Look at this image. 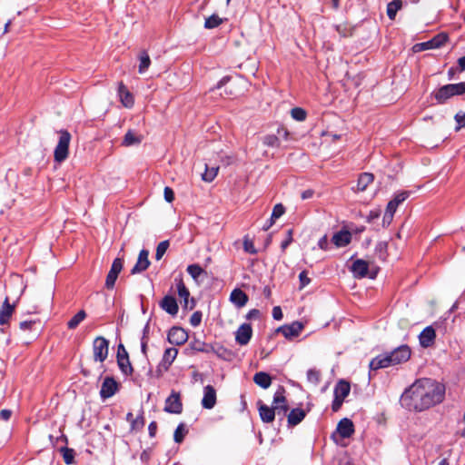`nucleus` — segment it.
Segmentation results:
<instances>
[{"label":"nucleus","mask_w":465,"mask_h":465,"mask_svg":"<svg viewBox=\"0 0 465 465\" xmlns=\"http://www.w3.org/2000/svg\"><path fill=\"white\" fill-rule=\"evenodd\" d=\"M445 397V386L432 379L417 380L404 391L401 404L409 411L420 412L440 404Z\"/></svg>","instance_id":"f257e3e1"},{"label":"nucleus","mask_w":465,"mask_h":465,"mask_svg":"<svg viewBox=\"0 0 465 465\" xmlns=\"http://www.w3.org/2000/svg\"><path fill=\"white\" fill-rule=\"evenodd\" d=\"M411 351L407 345H401L389 353L380 354L370 362L371 371L387 368L406 362L411 358Z\"/></svg>","instance_id":"f03ea898"},{"label":"nucleus","mask_w":465,"mask_h":465,"mask_svg":"<svg viewBox=\"0 0 465 465\" xmlns=\"http://www.w3.org/2000/svg\"><path fill=\"white\" fill-rule=\"evenodd\" d=\"M465 94V82L458 84H448L440 86L431 93L437 104H445L450 99Z\"/></svg>","instance_id":"7ed1b4c3"},{"label":"nucleus","mask_w":465,"mask_h":465,"mask_svg":"<svg viewBox=\"0 0 465 465\" xmlns=\"http://www.w3.org/2000/svg\"><path fill=\"white\" fill-rule=\"evenodd\" d=\"M59 134V140L54 152V158L55 162L62 163L68 157L71 134L66 130H61Z\"/></svg>","instance_id":"20e7f679"},{"label":"nucleus","mask_w":465,"mask_h":465,"mask_svg":"<svg viewBox=\"0 0 465 465\" xmlns=\"http://www.w3.org/2000/svg\"><path fill=\"white\" fill-rule=\"evenodd\" d=\"M351 385L345 380H340L334 387V399L331 403V410L337 412L342 406L344 399L350 394Z\"/></svg>","instance_id":"39448f33"},{"label":"nucleus","mask_w":465,"mask_h":465,"mask_svg":"<svg viewBox=\"0 0 465 465\" xmlns=\"http://www.w3.org/2000/svg\"><path fill=\"white\" fill-rule=\"evenodd\" d=\"M284 392L285 389L280 386L274 393L272 401V408L276 411V415H278L281 420L287 416V411H289V405Z\"/></svg>","instance_id":"423d86ee"},{"label":"nucleus","mask_w":465,"mask_h":465,"mask_svg":"<svg viewBox=\"0 0 465 465\" xmlns=\"http://www.w3.org/2000/svg\"><path fill=\"white\" fill-rule=\"evenodd\" d=\"M109 351V341L104 337L98 336L93 342L94 360L103 362L106 360Z\"/></svg>","instance_id":"0eeeda50"},{"label":"nucleus","mask_w":465,"mask_h":465,"mask_svg":"<svg viewBox=\"0 0 465 465\" xmlns=\"http://www.w3.org/2000/svg\"><path fill=\"white\" fill-rule=\"evenodd\" d=\"M177 354L178 350L176 348H168L164 351L162 361L159 363L156 370L157 377H161L164 371L169 370Z\"/></svg>","instance_id":"6e6552de"},{"label":"nucleus","mask_w":465,"mask_h":465,"mask_svg":"<svg viewBox=\"0 0 465 465\" xmlns=\"http://www.w3.org/2000/svg\"><path fill=\"white\" fill-rule=\"evenodd\" d=\"M164 411L168 413L180 414L183 411V403L179 392L172 391L169 397L165 400Z\"/></svg>","instance_id":"1a4fd4ad"},{"label":"nucleus","mask_w":465,"mask_h":465,"mask_svg":"<svg viewBox=\"0 0 465 465\" xmlns=\"http://www.w3.org/2000/svg\"><path fill=\"white\" fill-rule=\"evenodd\" d=\"M124 260L122 258H115L112 263L111 269L105 279V287L112 290L114 287L115 282L119 273L123 270Z\"/></svg>","instance_id":"9d476101"},{"label":"nucleus","mask_w":465,"mask_h":465,"mask_svg":"<svg viewBox=\"0 0 465 465\" xmlns=\"http://www.w3.org/2000/svg\"><path fill=\"white\" fill-rule=\"evenodd\" d=\"M304 325L301 322H293L291 324H286L280 326L276 331L281 332L286 339H292L298 337L302 331L303 330Z\"/></svg>","instance_id":"9b49d317"},{"label":"nucleus","mask_w":465,"mask_h":465,"mask_svg":"<svg viewBox=\"0 0 465 465\" xmlns=\"http://www.w3.org/2000/svg\"><path fill=\"white\" fill-rule=\"evenodd\" d=\"M118 383L113 377H105L100 390V396L103 400L111 398L118 391Z\"/></svg>","instance_id":"f8f14e48"},{"label":"nucleus","mask_w":465,"mask_h":465,"mask_svg":"<svg viewBox=\"0 0 465 465\" xmlns=\"http://www.w3.org/2000/svg\"><path fill=\"white\" fill-rule=\"evenodd\" d=\"M168 341L173 345H183L188 340V333L181 327H173L168 332Z\"/></svg>","instance_id":"ddd939ff"},{"label":"nucleus","mask_w":465,"mask_h":465,"mask_svg":"<svg viewBox=\"0 0 465 465\" xmlns=\"http://www.w3.org/2000/svg\"><path fill=\"white\" fill-rule=\"evenodd\" d=\"M252 336V329L251 324L242 323L235 332V341L240 345H246L249 343Z\"/></svg>","instance_id":"4468645a"},{"label":"nucleus","mask_w":465,"mask_h":465,"mask_svg":"<svg viewBox=\"0 0 465 465\" xmlns=\"http://www.w3.org/2000/svg\"><path fill=\"white\" fill-rule=\"evenodd\" d=\"M216 404V391L212 385H206L203 388V397L202 406L204 409L211 410Z\"/></svg>","instance_id":"2eb2a0df"},{"label":"nucleus","mask_w":465,"mask_h":465,"mask_svg":"<svg viewBox=\"0 0 465 465\" xmlns=\"http://www.w3.org/2000/svg\"><path fill=\"white\" fill-rule=\"evenodd\" d=\"M15 302L11 304L9 302V298L5 297L0 309V325H5L9 322V320L15 312Z\"/></svg>","instance_id":"dca6fc26"},{"label":"nucleus","mask_w":465,"mask_h":465,"mask_svg":"<svg viewBox=\"0 0 465 465\" xmlns=\"http://www.w3.org/2000/svg\"><path fill=\"white\" fill-rule=\"evenodd\" d=\"M148 256H149V252L147 250L143 249L139 252L137 262H136L135 265L133 267V269L131 270L132 274L140 273V272L145 271L149 267L150 261H149Z\"/></svg>","instance_id":"f3484780"},{"label":"nucleus","mask_w":465,"mask_h":465,"mask_svg":"<svg viewBox=\"0 0 465 465\" xmlns=\"http://www.w3.org/2000/svg\"><path fill=\"white\" fill-rule=\"evenodd\" d=\"M336 430L342 439L350 438L354 433L353 422L348 418H343L339 421Z\"/></svg>","instance_id":"a211bd4d"},{"label":"nucleus","mask_w":465,"mask_h":465,"mask_svg":"<svg viewBox=\"0 0 465 465\" xmlns=\"http://www.w3.org/2000/svg\"><path fill=\"white\" fill-rule=\"evenodd\" d=\"M351 271L354 277L359 279L364 278L367 276L369 272V263L362 259H357L352 262Z\"/></svg>","instance_id":"6ab92c4d"},{"label":"nucleus","mask_w":465,"mask_h":465,"mask_svg":"<svg viewBox=\"0 0 465 465\" xmlns=\"http://www.w3.org/2000/svg\"><path fill=\"white\" fill-rule=\"evenodd\" d=\"M257 404L261 420L265 423L272 422L276 415V411L273 410L272 406L269 407L268 405L262 403V401H259Z\"/></svg>","instance_id":"aec40b11"},{"label":"nucleus","mask_w":465,"mask_h":465,"mask_svg":"<svg viewBox=\"0 0 465 465\" xmlns=\"http://www.w3.org/2000/svg\"><path fill=\"white\" fill-rule=\"evenodd\" d=\"M435 338V330L431 326H428L419 335L420 344L423 348H429L434 343Z\"/></svg>","instance_id":"412c9836"},{"label":"nucleus","mask_w":465,"mask_h":465,"mask_svg":"<svg viewBox=\"0 0 465 465\" xmlns=\"http://www.w3.org/2000/svg\"><path fill=\"white\" fill-rule=\"evenodd\" d=\"M118 95L124 107L131 108L134 105V96L123 82H120L118 84Z\"/></svg>","instance_id":"4be33fe9"},{"label":"nucleus","mask_w":465,"mask_h":465,"mask_svg":"<svg viewBox=\"0 0 465 465\" xmlns=\"http://www.w3.org/2000/svg\"><path fill=\"white\" fill-rule=\"evenodd\" d=\"M160 307L170 315H176L179 310L177 302L173 296L166 295L160 302Z\"/></svg>","instance_id":"5701e85b"},{"label":"nucleus","mask_w":465,"mask_h":465,"mask_svg":"<svg viewBox=\"0 0 465 465\" xmlns=\"http://www.w3.org/2000/svg\"><path fill=\"white\" fill-rule=\"evenodd\" d=\"M248 295L241 289H234L230 294V301L238 308H242L248 302Z\"/></svg>","instance_id":"b1692460"},{"label":"nucleus","mask_w":465,"mask_h":465,"mask_svg":"<svg viewBox=\"0 0 465 465\" xmlns=\"http://www.w3.org/2000/svg\"><path fill=\"white\" fill-rule=\"evenodd\" d=\"M351 241V234L347 230H341L333 234L331 242L337 247H344Z\"/></svg>","instance_id":"393cba45"},{"label":"nucleus","mask_w":465,"mask_h":465,"mask_svg":"<svg viewBox=\"0 0 465 465\" xmlns=\"http://www.w3.org/2000/svg\"><path fill=\"white\" fill-rule=\"evenodd\" d=\"M306 411L301 408L292 409L287 415L288 426L294 427L303 420Z\"/></svg>","instance_id":"a878e982"},{"label":"nucleus","mask_w":465,"mask_h":465,"mask_svg":"<svg viewBox=\"0 0 465 465\" xmlns=\"http://www.w3.org/2000/svg\"><path fill=\"white\" fill-rule=\"evenodd\" d=\"M175 283L177 288V293L179 297L183 300V307L187 308L189 304L190 292L188 288L185 286L181 277L175 278Z\"/></svg>","instance_id":"bb28decb"},{"label":"nucleus","mask_w":465,"mask_h":465,"mask_svg":"<svg viewBox=\"0 0 465 465\" xmlns=\"http://www.w3.org/2000/svg\"><path fill=\"white\" fill-rule=\"evenodd\" d=\"M409 195L410 193L407 191L397 193L393 199L388 203L386 209L395 213L398 206L403 203Z\"/></svg>","instance_id":"cd10ccee"},{"label":"nucleus","mask_w":465,"mask_h":465,"mask_svg":"<svg viewBox=\"0 0 465 465\" xmlns=\"http://www.w3.org/2000/svg\"><path fill=\"white\" fill-rule=\"evenodd\" d=\"M255 384L262 389H268L272 384V377L264 371L256 372L253 376Z\"/></svg>","instance_id":"c85d7f7f"},{"label":"nucleus","mask_w":465,"mask_h":465,"mask_svg":"<svg viewBox=\"0 0 465 465\" xmlns=\"http://www.w3.org/2000/svg\"><path fill=\"white\" fill-rule=\"evenodd\" d=\"M138 60H139L138 73L143 74L148 70V68L150 67V64H151V59H150L148 52L146 50H142L139 53Z\"/></svg>","instance_id":"c756f323"},{"label":"nucleus","mask_w":465,"mask_h":465,"mask_svg":"<svg viewBox=\"0 0 465 465\" xmlns=\"http://www.w3.org/2000/svg\"><path fill=\"white\" fill-rule=\"evenodd\" d=\"M374 175L371 173H362L360 174L357 182V190L363 192L373 182Z\"/></svg>","instance_id":"7c9ffc66"},{"label":"nucleus","mask_w":465,"mask_h":465,"mask_svg":"<svg viewBox=\"0 0 465 465\" xmlns=\"http://www.w3.org/2000/svg\"><path fill=\"white\" fill-rule=\"evenodd\" d=\"M192 350L198 352H205L210 353L211 351H215V347L213 344L206 343L200 340H194L190 344Z\"/></svg>","instance_id":"2f4dec72"},{"label":"nucleus","mask_w":465,"mask_h":465,"mask_svg":"<svg viewBox=\"0 0 465 465\" xmlns=\"http://www.w3.org/2000/svg\"><path fill=\"white\" fill-rule=\"evenodd\" d=\"M142 142V137L135 134L132 130H129L124 136L122 144L124 146H132L139 144Z\"/></svg>","instance_id":"473e14b6"},{"label":"nucleus","mask_w":465,"mask_h":465,"mask_svg":"<svg viewBox=\"0 0 465 465\" xmlns=\"http://www.w3.org/2000/svg\"><path fill=\"white\" fill-rule=\"evenodd\" d=\"M117 364L124 375H131L133 373L134 369L130 362L129 357H119V360H117Z\"/></svg>","instance_id":"72a5a7b5"},{"label":"nucleus","mask_w":465,"mask_h":465,"mask_svg":"<svg viewBox=\"0 0 465 465\" xmlns=\"http://www.w3.org/2000/svg\"><path fill=\"white\" fill-rule=\"evenodd\" d=\"M402 2L401 0H393L387 5V15L390 19H394L397 12L401 8Z\"/></svg>","instance_id":"f704fd0d"},{"label":"nucleus","mask_w":465,"mask_h":465,"mask_svg":"<svg viewBox=\"0 0 465 465\" xmlns=\"http://www.w3.org/2000/svg\"><path fill=\"white\" fill-rule=\"evenodd\" d=\"M86 312L84 310L79 311L68 322L67 327L70 330L75 329L84 319Z\"/></svg>","instance_id":"c9c22d12"},{"label":"nucleus","mask_w":465,"mask_h":465,"mask_svg":"<svg viewBox=\"0 0 465 465\" xmlns=\"http://www.w3.org/2000/svg\"><path fill=\"white\" fill-rule=\"evenodd\" d=\"M219 171L218 166L209 167L208 164H205V171L202 175V178L205 182H213L214 178L217 176Z\"/></svg>","instance_id":"e433bc0d"},{"label":"nucleus","mask_w":465,"mask_h":465,"mask_svg":"<svg viewBox=\"0 0 465 465\" xmlns=\"http://www.w3.org/2000/svg\"><path fill=\"white\" fill-rule=\"evenodd\" d=\"M187 272L192 276L194 281H198V278L205 272L199 264H190L187 269Z\"/></svg>","instance_id":"4c0bfd02"},{"label":"nucleus","mask_w":465,"mask_h":465,"mask_svg":"<svg viewBox=\"0 0 465 465\" xmlns=\"http://www.w3.org/2000/svg\"><path fill=\"white\" fill-rule=\"evenodd\" d=\"M60 452L63 455V459L65 464L70 465L74 462V450L67 447H62Z\"/></svg>","instance_id":"58836bf2"},{"label":"nucleus","mask_w":465,"mask_h":465,"mask_svg":"<svg viewBox=\"0 0 465 465\" xmlns=\"http://www.w3.org/2000/svg\"><path fill=\"white\" fill-rule=\"evenodd\" d=\"M223 23V19L217 15H212L207 17L204 22V27L207 29H213L218 27Z\"/></svg>","instance_id":"ea45409f"},{"label":"nucleus","mask_w":465,"mask_h":465,"mask_svg":"<svg viewBox=\"0 0 465 465\" xmlns=\"http://www.w3.org/2000/svg\"><path fill=\"white\" fill-rule=\"evenodd\" d=\"M307 380L313 385H318L321 381V371L317 369H309L307 371Z\"/></svg>","instance_id":"a19ab883"},{"label":"nucleus","mask_w":465,"mask_h":465,"mask_svg":"<svg viewBox=\"0 0 465 465\" xmlns=\"http://www.w3.org/2000/svg\"><path fill=\"white\" fill-rule=\"evenodd\" d=\"M188 430L185 428V425L183 423H180L177 428L174 430L173 433V440L176 443H181Z\"/></svg>","instance_id":"79ce46f5"},{"label":"nucleus","mask_w":465,"mask_h":465,"mask_svg":"<svg viewBox=\"0 0 465 465\" xmlns=\"http://www.w3.org/2000/svg\"><path fill=\"white\" fill-rule=\"evenodd\" d=\"M291 116L296 121L302 122L306 119L307 113L301 107H294L291 110Z\"/></svg>","instance_id":"37998d69"},{"label":"nucleus","mask_w":465,"mask_h":465,"mask_svg":"<svg viewBox=\"0 0 465 465\" xmlns=\"http://www.w3.org/2000/svg\"><path fill=\"white\" fill-rule=\"evenodd\" d=\"M448 41V36L444 34H439L430 39L433 49L441 47Z\"/></svg>","instance_id":"c03bdc74"},{"label":"nucleus","mask_w":465,"mask_h":465,"mask_svg":"<svg viewBox=\"0 0 465 465\" xmlns=\"http://www.w3.org/2000/svg\"><path fill=\"white\" fill-rule=\"evenodd\" d=\"M168 247H169L168 241H163L157 245L156 252H155V259L157 261H160L163 258V256L166 252Z\"/></svg>","instance_id":"a18cd8bd"},{"label":"nucleus","mask_w":465,"mask_h":465,"mask_svg":"<svg viewBox=\"0 0 465 465\" xmlns=\"http://www.w3.org/2000/svg\"><path fill=\"white\" fill-rule=\"evenodd\" d=\"M263 143L270 147H279L280 146L279 137H277L276 135H273V134L266 135L263 138Z\"/></svg>","instance_id":"49530a36"},{"label":"nucleus","mask_w":465,"mask_h":465,"mask_svg":"<svg viewBox=\"0 0 465 465\" xmlns=\"http://www.w3.org/2000/svg\"><path fill=\"white\" fill-rule=\"evenodd\" d=\"M285 213V208L282 203H277L274 205L272 209V213L271 215V219L272 221H276L278 218H280L283 213Z\"/></svg>","instance_id":"de8ad7c7"},{"label":"nucleus","mask_w":465,"mask_h":465,"mask_svg":"<svg viewBox=\"0 0 465 465\" xmlns=\"http://www.w3.org/2000/svg\"><path fill=\"white\" fill-rule=\"evenodd\" d=\"M38 324L39 322L35 320L23 321L19 323V327L22 331H33L35 330V326Z\"/></svg>","instance_id":"09e8293b"},{"label":"nucleus","mask_w":465,"mask_h":465,"mask_svg":"<svg viewBox=\"0 0 465 465\" xmlns=\"http://www.w3.org/2000/svg\"><path fill=\"white\" fill-rule=\"evenodd\" d=\"M243 250L245 252L250 254H256L257 250L254 247V243L248 237H245L243 240Z\"/></svg>","instance_id":"8fccbe9b"},{"label":"nucleus","mask_w":465,"mask_h":465,"mask_svg":"<svg viewBox=\"0 0 465 465\" xmlns=\"http://www.w3.org/2000/svg\"><path fill=\"white\" fill-rule=\"evenodd\" d=\"M388 248V243L386 242H380L377 243L375 247V251L379 252V256L381 259L385 260L386 252Z\"/></svg>","instance_id":"3c124183"},{"label":"nucleus","mask_w":465,"mask_h":465,"mask_svg":"<svg viewBox=\"0 0 465 465\" xmlns=\"http://www.w3.org/2000/svg\"><path fill=\"white\" fill-rule=\"evenodd\" d=\"M430 49H433L430 40L427 42L418 43L413 45L414 52H421Z\"/></svg>","instance_id":"603ef678"},{"label":"nucleus","mask_w":465,"mask_h":465,"mask_svg":"<svg viewBox=\"0 0 465 465\" xmlns=\"http://www.w3.org/2000/svg\"><path fill=\"white\" fill-rule=\"evenodd\" d=\"M144 426V418L143 415L141 414L137 416L135 419L132 420L131 427L132 430H140Z\"/></svg>","instance_id":"864d4df0"},{"label":"nucleus","mask_w":465,"mask_h":465,"mask_svg":"<svg viewBox=\"0 0 465 465\" xmlns=\"http://www.w3.org/2000/svg\"><path fill=\"white\" fill-rule=\"evenodd\" d=\"M277 137H279V141L281 139L284 140V141H289L291 139V134L290 132L287 130V128L283 127V126H281L277 129V134H276Z\"/></svg>","instance_id":"5fc2aeb1"},{"label":"nucleus","mask_w":465,"mask_h":465,"mask_svg":"<svg viewBox=\"0 0 465 465\" xmlns=\"http://www.w3.org/2000/svg\"><path fill=\"white\" fill-rule=\"evenodd\" d=\"M202 317H203V314L201 312L197 311V312H194L191 318H190V323L193 327H197L198 325H200L201 322H202Z\"/></svg>","instance_id":"6e6d98bb"},{"label":"nucleus","mask_w":465,"mask_h":465,"mask_svg":"<svg viewBox=\"0 0 465 465\" xmlns=\"http://www.w3.org/2000/svg\"><path fill=\"white\" fill-rule=\"evenodd\" d=\"M299 280H300V288L301 289L304 288L311 282V279L308 277L306 271H302L299 274Z\"/></svg>","instance_id":"4d7b16f0"},{"label":"nucleus","mask_w":465,"mask_h":465,"mask_svg":"<svg viewBox=\"0 0 465 465\" xmlns=\"http://www.w3.org/2000/svg\"><path fill=\"white\" fill-rule=\"evenodd\" d=\"M393 216L394 213L386 209L382 218V225L384 227L389 226L393 220Z\"/></svg>","instance_id":"13d9d810"},{"label":"nucleus","mask_w":465,"mask_h":465,"mask_svg":"<svg viewBox=\"0 0 465 465\" xmlns=\"http://www.w3.org/2000/svg\"><path fill=\"white\" fill-rule=\"evenodd\" d=\"M164 199L168 203H172L174 200V193L171 187L166 186L163 191Z\"/></svg>","instance_id":"bf43d9fd"},{"label":"nucleus","mask_w":465,"mask_h":465,"mask_svg":"<svg viewBox=\"0 0 465 465\" xmlns=\"http://www.w3.org/2000/svg\"><path fill=\"white\" fill-rule=\"evenodd\" d=\"M455 120L458 124V126L456 127V131H459L461 128L465 127V116L463 114H457L455 115Z\"/></svg>","instance_id":"052dcab7"},{"label":"nucleus","mask_w":465,"mask_h":465,"mask_svg":"<svg viewBox=\"0 0 465 465\" xmlns=\"http://www.w3.org/2000/svg\"><path fill=\"white\" fill-rule=\"evenodd\" d=\"M272 317L276 321H281L283 317L282 309L280 306H275L272 309Z\"/></svg>","instance_id":"680f3d73"},{"label":"nucleus","mask_w":465,"mask_h":465,"mask_svg":"<svg viewBox=\"0 0 465 465\" xmlns=\"http://www.w3.org/2000/svg\"><path fill=\"white\" fill-rule=\"evenodd\" d=\"M318 246H319L320 249L324 250V251H326L328 249L329 242H328V239H327L326 235L322 236L319 240Z\"/></svg>","instance_id":"e2e57ef3"},{"label":"nucleus","mask_w":465,"mask_h":465,"mask_svg":"<svg viewBox=\"0 0 465 465\" xmlns=\"http://www.w3.org/2000/svg\"><path fill=\"white\" fill-rule=\"evenodd\" d=\"M121 356L122 357H124V356L129 357L127 351L125 350L124 346L122 343H120L117 348V354H116L117 360H119V357H121Z\"/></svg>","instance_id":"0e129e2a"},{"label":"nucleus","mask_w":465,"mask_h":465,"mask_svg":"<svg viewBox=\"0 0 465 465\" xmlns=\"http://www.w3.org/2000/svg\"><path fill=\"white\" fill-rule=\"evenodd\" d=\"M11 416H12V411H10V410L5 409L0 411V419L5 421L9 420Z\"/></svg>","instance_id":"69168bd1"},{"label":"nucleus","mask_w":465,"mask_h":465,"mask_svg":"<svg viewBox=\"0 0 465 465\" xmlns=\"http://www.w3.org/2000/svg\"><path fill=\"white\" fill-rule=\"evenodd\" d=\"M157 431V423L156 421H152L148 426V432L151 438H153Z\"/></svg>","instance_id":"338daca9"},{"label":"nucleus","mask_w":465,"mask_h":465,"mask_svg":"<svg viewBox=\"0 0 465 465\" xmlns=\"http://www.w3.org/2000/svg\"><path fill=\"white\" fill-rule=\"evenodd\" d=\"M259 316H260V311L257 309H252V310L249 311V312L246 314V319L247 320L257 319V318H259Z\"/></svg>","instance_id":"774afa93"}]
</instances>
